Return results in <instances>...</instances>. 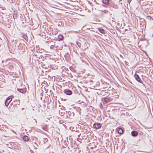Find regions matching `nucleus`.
<instances>
[{"mask_svg": "<svg viewBox=\"0 0 153 153\" xmlns=\"http://www.w3.org/2000/svg\"><path fill=\"white\" fill-rule=\"evenodd\" d=\"M66 116L68 118H72L74 115V114L73 112L70 111H66Z\"/></svg>", "mask_w": 153, "mask_h": 153, "instance_id": "obj_1", "label": "nucleus"}, {"mask_svg": "<svg viewBox=\"0 0 153 153\" xmlns=\"http://www.w3.org/2000/svg\"><path fill=\"white\" fill-rule=\"evenodd\" d=\"M134 77L137 81L139 83H143L142 81L141 80L139 75L136 73L134 75Z\"/></svg>", "mask_w": 153, "mask_h": 153, "instance_id": "obj_2", "label": "nucleus"}, {"mask_svg": "<svg viewBox=\"0 0 153 153\" xmlns=\"http://www.w3.org/2000/svg\"><path fill=\"white\" fill-rule=\"evenodd\" d=\"M102 126V124L98 123H95L93 124L94 128L96 129L100 128Z\"/></svg>", "mask_w": 153, "mask_h": 153, "instance_id": "obj_3", "label": "nucleus"}, {"mask_svg": "<svg viewBox=\"0 0 153 153\" xmlns=\"http://www.w3.org/2000/svg\"><path fill=\"white\" fill-rule=\"evenodd\" d=\"M12 98L10 97H8L5 101V104L6 106H7L12 100Z\"/></svg>", "mask_w": 153, "mask_h": 153, "instance_id": "obj_4", "label": "nucleus"}, {"mask_svg": "<svg viewBox=\"0 0 153 153\" xmlns=\"http://www.w3.org/2000/svg\"><path fill=\"white\" fill-rule=\"evenodd\" d=\"M63 91L65 94L68 95H71L73 93L72 91L68 89H65Z\"/></svg>", "mask_w": 153, "mask_h": 153, "instance_id": "obj_5", "label": "nucleus"}, {"mask_svg": "<svg viewBox=\"0 0 153 153\" xmlns=\"http://www.w3.org/2000/svg\"><path fill=\"white\" fill-rule=\"evenodd\" d=\"M17 91L20 93L24 94L27 91V89L26 88H17Z\"/></svg>", "mask_w": 153, "mask_h": 153, "instance_id": "obj_6", "label": "nucleus"}, {"mask_svg": "<svg viewBox=\"0 0 153 153\" xmlns=\"http://www.w3.org/2000/svg\"><path fill=\"white\" fill-rule=\"evenodd\" d=\"M24 46V44L19 43V45H18V49L22 51H24L25 50V48H23Z\"/></svg>", "mask_w": 153, "mask_h": 153, "instance_id": "obj_7", "label": "nucleus"}, {"mask_svg": "<svg viewBox=\"0 0 153 153\" xmlns=\"http://www.w3.org/2000/svg\"><path fill=\"white\" fill-rule=\"evenodd\" d=\"M111 100L112 99L110 97H105L102 98V100L106 103L110 102Z\"/></svg>", "mask_w": 153, "mask_h": 153, "instance_id": "obj_8", "label": "nucleus"}, {"mask_svg": "<svg viewBox=\"0 0 153 153\" xmlns=\"http://www.w3.org/2000/svg\"><path fill=\"white\" fill-rule=\"evenodd\" d=\"M102 3L105 5H108L109 6L111 3V0H102Z\"/></svg>", "mask_w": 153, "mask_h": 153, "instance_id": "obj_9", "label": "nucleus"}, {"mask_svg": "<svg viewBox=\"0 0 153 153\" xmlns=\"http://www.w3.org/2000/svg\"><path fill=\"white\" fill-rule=\"evenodd\" d=\"M8 129V128H6L5 125H3L0 126V130H3L4 131H7Z\"/></svg>", "mask_w": 153, "mask_h": 153, "instance_id": "obj_10", "label": "nucleus"}, {"mask_svg": "<svg viewBox=\"0 0 153 153\" xmlns=\"http://www.w3.org/2000/svg\"><path fill=\"white\" fill-rule=\"evenodd\" d=\"M131 135L133 137H136L138 135V133L137 131H133L131 132Z\"/></svg>", "mask_w": 153, "mask_h": 153, "instance_id": "obj_11", "label": "nucleus"}, {"mask_svg": "<svg viewBox=\"0 0 153 153\" xmlns=\"http://www.w3.org/2000/svg\"><path fill=\"white\" fill-rule=\"evenodd\" d=\"M22 37L26 41H27L28 40V39L27 36L26 34L23 33H22L21 34Z\"/></svg>", "mask_w": 153, "mask_h": 153, "instance_id": "obj_12", "label": "nucleus"}, {"mask_svg": "<svg viewBox=\"0 0 153 153\" xmlns=\"http://www.w3.org/2000/svg\"><path fill=\"white\" fill-rule=\"evenodd\" d=\"M98 31L101 33H102L103 34H105L106 31L104 29H103L102 28H99L98 29Z\"/></svg>", "mask_w": 153, "mask_h": 153, "instance_id": "obj_13", "label": "nucleus"}, {"mask_svg": "<svg viewBox=\"0 0 153 153\" xmlns=\"http://www.w3.org/2000/svg\"><path fill=\"white\" fill-rule=\"evenodd\" d=\"M117 131L118 133L120 134H122L123 133V130L121 128H118Z\"/></svg>", "mask_w": 153, "mask_h": 153, "instance_id": "obj_14", "label": "nucleus"}, {"mask_svg": "<svg viewBox=\"0 0 153 153\" xmlns=\"http://www.w3.org/2000/svg\"><path fill=\"white\" fill-rule=\"evenodd\" d=\"M109 6L112 7L115 9H117L118 8V6L117 5L114 4H112L111 3H110Z\"/></svg>", "mask_w": 153, "mask_h": 153, "instance_id": "obj_15", "label": "nucleus"}, {"mask_svg": "<svg viewBox=\"0 0 153 153\" xmlns=\"http://www.w3.org/2000/svg\"><path fill=\"white\" fill-rule=\"evenodd\" d=\"M29 139V137L26 135H25L24 136L23 140L25 141H28Z\"/></svg>", "mask_w": 153, "mask_h": 153, "instance_id": "obj_16", "label": "nucleus"}, {"mask_svg": "<svg viewBox=\"0 0 153 153\" xmlns=\"http://www.w3.org/2000/svg\"><path fill=\"white\" fill-rule=\"evenodd\" d=\"M42 129L45 131H47L48 130V126L47 125L43 126H42Z\"/></svg>", "mask_w": 153, "mask_h": 153, "instance_id": "obj_17", "label": "nucleus"}, {"mask_svg": "<svg viewBox=\"0 0 153 153\" xmlns=\"http://www.w3.org/2000/svg\"><path fill=\"white\" fill-rule=\"evenodd\" d=\"M58 39L59 40H62L63 39L64 37L62 34H59L58 36Z\"/></svg>", "mask_w": 153, "mask_h": 153, "instance_id": "obj_18", "label": "nucleus"}, {"mask_svg": "<svg viewBox=\"0 0 153 153\" xmlns=\"http://www.w3.org/2000/svg\"><path fill=\"white\" fill-rule=\"evenodd\" d=\"M138 17L139 18V19L140 20V22H142L143 23V24H144V23L146 22V21L143 18H140V17Z\"/></svg>", "mask_w": 153, "mask_h": 153, "instance_id": "obj_19", "label": "nucleus"}, {"mask_svg": "<svg viewBox=\"0 0 153 153\" xmlns=\"http://www.w3.org/2000/svg\"><path fill=\"white\" fill-rule=\"evenodd\" d=\"M146 19L149 20H153V19L152 17H151V16H146Z\"/></svg>", "mask_w": 153, "mask_h": 153, "instance_id": "obj_20", "label": "nucleus"}, {"mask_svg": "<svg viewBox=\"0 0 153 153\" xmlns=\"http://www.w3.org/2000/svg\"><path fill=\"white\" fill-rule=\"evenodd\" d=\"M14 102L16 103V104L19 105L20 104V101L19 100H15L14 101Z\"/></svg>", "mask_w": 153, "mask_h": 153, "instance_id": "obj_21", "label": "nucleus"}, {"mask_svg": "<svg viewBox=\"0 0 153 153\" xmlns=\"http://www.w3.org/2000/svg\"><path fill=\"white\" fill-rule=\"evenodd\" d=\"M76 44L80 48L81 47V43L78 41H77L76 42Z\"/></svg>", "mask_w": 153, "mask_h": 153, "instance_id": "obj_22", "label": "nucleus"}, {"mask_svg": "<svg viewBox=\"0 0 153 153\" xmlns=\"http://www.w3.org/2000/svg\"><path fill=\"white\" fill-rule=\"evenodd\" d=\"M33 146L35 149H37V147L38 146L36 143H34V144L33 145Z\"/></svg>", "mask_w": 153, "mask_h": 153, "instance_id": "obj_23", "label": "nucleus"}, {"mask_svg": "<svg viewBox=\"0 0 153 153\" xmlns=\"http://www.w3.org/2000/svg\"><path fill=\"white\" fill-rule=\"evenodd\" d=\"M94 2H95V3L96 4H100L99 3L97 2L96 0H94Z\"/></svg>", "mask_w": 153, "mask_h": 153, "instance_id": "obj_24", "label": "nucleus"}, {"mask_svg": "<svg viewBox=\"0 0 153 153\" xmlns=\"http://www.w3.org/2000/svg\"><path fill=\"white\" fill-rule=\"evenodd\" d=\"M132 0H128V2L129 4L131 1Z\"/></svg>", "mask_w": 153, "mask_h": 153, "instance_id": "obj_25", "label": "nucleus"}, {"mask_svg": "<svg viewBox=\"0 0 153 153\" xmlns=\"http://www.w3.org/2000/svg\"><path fill=\"white\" fill-rule=\"evenodd\" d=\"M10 131H12L14 133H15L16 134V133L13 130H12V129H10Z\"/></svg>", "mask_w": 153, "mask_h": 153, "instance_id": "obj_26", "label": "nucleus"}, {"mask_svg": "<svg viewBox=\"0 0 153 153\" xmlns=\"http://www.w3.org/2000/svg\"><path fill=\"white\" fill-rule=\"evenodd\" d=\"M80 135H81V134H80L79 135H78V137H79V136H80Z\"/></svg>", "mask_w": 153, "mask_h": 153, "instance_id": "obj_27", "label": "nucleus"}, {"mask_svg": "<svg viewBox=\"0 0 153 153\" xmlns=\"http://www.w3.org/2000/svg\"><path fill=\"white\" fill-rule=\"evenodd\" d=\"M31 153H33V151H31Z\"/></svg>", "mask_w": 153, "mask_h": 153, "instance_id": "obj_28", "label": "nucleus"}, {"mask_svg": "<svg viewBox=\"0 0 153 153\" xmlns=\"http://www.w3.org/2000/svg\"><path fill=\"white\" fill-rule=\"evenodd\" d=\"M121 1H122V0H119V1L120 2Z\"/></svg>", "mask_w": 153, "mask_h": 153, "instance_id": "obj_29", "label": "nucleus"}, {"mask_svg": "<svg viewBox=\"0 0 153 153\" xmlns=\"http://www.w3.org/2000/svg\"><path fill=\"white\" fill-rule=\"evenodd\" d=\"M23 109H24V108H22V110H23Z\"/></svg>", "mask_w": 153, "mask_h": 153, "instance_id": "obj_30", "label": "nucleus"}, {"mask_svg": "<svg viewBox=\"0 0 153 153\" xmlns=\"http://www.w3.org/2000/svg\"><path fill=\"white\" fill-rule=\"evenodd\" d=\"M61 114H62V112H61Z\"/></svg>", "mask_w": 153, "mask_h": 153, "instance_id": "obj_31", "label": "nucleus"}, {"mask_svg": "<svg viewBox=\"0 0 153 153\" xmlns=\"http://www.w3.org/2000/svg\"><path fill=\"white\" fill-rule=\"evenodd\" d=\"M8 27H10V26H8Z\"/></svg>", "mask_w": 153, "mask_h": 153, "instance_id": "obj_32", "label": "nucleus"}, {"mask_svg": "<svg viewBox=\"0 0 153 153\" xmlns=\"http://www.w3.org/2000/svg\"><path fill=\"white\" fill-rule=\"evenodd\" d=\"M63 114H65V113H64Z\"/></svg>", "mask_w": 153, "mask_h": 153, "instance_id": "obj_33", "label": "nucleus"}]
</instances>
